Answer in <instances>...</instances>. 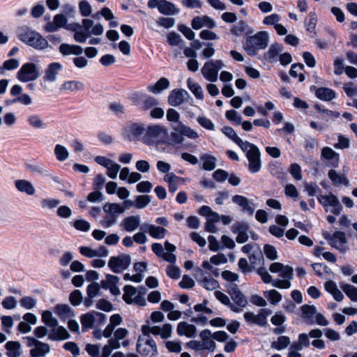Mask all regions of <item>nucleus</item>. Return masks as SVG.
<instances>
[{
  "mask_svg": "<svg viewBox=\"0 0 357 357\" xmlns=\"http://www.w3.org/2000/svg\"><path fill=\"white\" fill-rule=\"evenodd\" d=\"M328 176L335 185L349 186V179L344 174H339L334 169H331Z\"/></svg>",
  "mask_w": 357,
  "mask_h": 357,
  "instance_id": "nucleus-38",
  "label": "nucleus"
},
{
  "mask_svg": "<svg viewBox=\"0 0 357 357\" xmlns=\"http://www.w3.org/2000/svg\"><path fill=\"white\" fill-rule=\"evenodd\" d=\"M290 344V338L287 336L282 335L278 337L276 341H273L271 343V348L280 351L287 348Z\"/></svg>",
  "mask_w": 357,
  "mask_h": 357,
  "instance_id": "nucleus-45",
  "label": "nucleus"
},
{
  "mask_svg": "<svg viewBox=\"0 0 357 357\" xmlns=\"http://www.w3.org/2000/svg\"><path fill=\"white\" fill-rule=\"evenodd\" d=\"M248 160V169L251 173L258 172L261 169V163L260 160V152L259 149L251 151L246 153Z\"/></svg>",
  "mask_w": 357,
  "mask_h": 357,
  "instance_id": "nucleus-14",
  "label": "nucleus"
},
{
  "mask_svg": "<svg viewBox=\"0 0 357 357\" xmlns=\"http://www.w3.org/2000/svg\"><path fill=\"white\" fill-rule=\"evenodd\" d=\"M94 313L95 311H91L81 315L80 322L82 324V332H85L93 327L94 323L96 321V317Z\"/></svg>",
  "mask_w": 357,
  "mask_h": 357,
  "instance_id": "nucleus-36",
  "label": "nucleus"
},
{
  "mask_svg": "<svg viewBox=\"0 0 357 357\" xmlns=\"http://www.w3.org/2000/svg\"><path fill=\"white\" fill-rule=\"evenodd\" d=\"M271 273H278L282 280H274L272 286L279 289H289L291 287V280L293 278V268L280 262L272 263L269 267Z\"/></svg>",
  "mask_w": 357,
  "mask_h": 357,
  "instance_id": "nucleus-2",
  "label": "nucleus"
},
{
  "mask_svg": "<svg viewBox=\"0 0 357 357\" xmlns=\"http://www.w3.org/2000/svg\"><path fill=\"white\" fill-rule=\"evenodd\" d=\"M84 89V84L79 82L75 80L66 81L64 82L60 88V90H69L71 91H83Z\"/></svg>",
  "mask_w": 357,
  "mask_h": 357,
  "instance_id": "nucleus-42",
  "label": "nucleus"
},
{
  "mask_svg": "<svg viewBox=\"0 0 357 357\" xmlns=\"http://www.w3.org/2000/svg\"><path fill=\"white\" fill-rule=\"evenodd\" d=\"M40 75L39 68L33 62L24 63L17 73V78L22 82L26 83L37 79Z\"/></svg>",
  "mask_w": 357,
  "mask_h": 357,
  "instance_id": "nucleus-6",
  "label": "nucleus"
},
{
  "mask_svg": "<svg viewBox=\"0 0 357 357\" xmlns=\"http://www.w3.org/2000/svg\"><path fill=\"white\" fill-rule=\"evenodd\" d=\"M232 202L241 206L244 211L247 212L250 215L254 213L256 206L254 203L250 202L247 197L236 195L232 197Z\"/></svg>",
  "mask_w": 357,
  "mask_h": 357,
  "instance_id": "nucleus-20",
  "label": "nucleus"
},
{
  "mask_svg": "<svg viewBox=\"0 0 357 357\" xmlns=\"http://www.w3.org/2000/svg\"><path fill=\"white\" fill-rule=\"evenodd\" d=\"M71 225L77 230L85 232L88 231L91 227L90 223L88 221L82 219L75 220V221L71 222Z\"/></svg>",
  "mask_w": 357,
  "mask_h": 357,
  "instance_id": "nucleus-58",
  "label": "nucleus"
},
{
  "mask_svg": "<svg viewBox=\"0 0 357 357\" xmlns=\"http://www.w3.org/2000/svg\"><path fill=\"white\" fill-rule=\"evenodd\" d=\"M27 121L31 127L36 129H45L47 127V123L41 120L39 116L36 114L29 116Z\"/></svg>",
  "mask_w": 357,
  "mask_h": 357,
  "instance_id": "nucleus-51",
  "label": "nucleus"
},
{
  "mask_svg": "<svg viewBox=\"0 0 357 357\" xmlns=\"http://www.w3.org/2000/svg\"><path fill=\"white\" fill-rule=\"evenodd\" d=\"M69 301L72 305L77 306L83 301V296L80 290L75 289L69 295Z\"/></svg>",
  "mask_w": 357,
  "mask_h": 357,
  "instance_id": "nucleus-55",
  "label": "nucleus"
},
{
  "mask_svg": "<svg viewBox=\"0 0 357 357\" xmlns=\"http://www.w3.org/2000/svg\"><path fill=\"white\" fill-rule=\"evenodd\" d=\"M109 324L103 332V335L109 339L107 344L102 348L101 355H99L98 357H109L112 354V317H109Z\"/></svg>",
  "mask_w": 357,
  "mask_h": 357,
  "instance_id": "nucleus-23",
  "label": "nucleus"
},
{
  "mask_svg": "<svg viewBox=\"0 0 357 357\" xmlns=\"http://www.w3.org/2000/svg\"><path fill=\"white\" fill-rule=\"evenodd\" d=\"M302 318L307 324H313L314 317L317 314V308L314 305H304L301 306Z\"/></svg>",
  "mask_w": 357,
  "mask_h": 357,
  "instance_id": "nucleus-33",
  "label": "nucleus"
},
{
  "mask_svg": "<svg viewBox=\"0 0 357 357\" xmlns=\"http://www.w3.org/2000/svg\"><path fill=\"white\" fill-rule=\"evenodd\" d=\"M203 162V169L207 171H212L216 167V158L210 155H203L200 158Z\"/></svg>",
  "mask_w": 357,
  "mask_h": 357,
  "instance_id": "nucleus-47",
  "label": "nucleus"
},
{
  "mask_svg": "<svg viewBox=\"0 0 357 357\" xmlns=\"http://www.w3.org/2000/svg\"><path fill=\"white\" fill-rule=\"evenodd\" d=\"M170 82L166 77H161L155 83L149 84L147 86V90L153 94H158L162 93L164 90L169 89Z\"/></svg>",
  "mask_w": 357,
  "mask_h": 357,
  "instance_id": "nucleus-28",
  "label": "nucleus"
},
{
  "mask_svg": "<svg viewBox=\"0 0 357 357\" xmlns=\"http://www.w3.org/2000/svg\"><path fill=\"white\" fill-rule=\"evenodd\" d=\"M172 130L173 131L170 135V140L173 146L182 144L184 142V137L190 139H196L199 137V134L197 131L184 123L174 124Z\"/></svg>",
  "mask_w": 357,
  "mask_h": 357,
  "instance_id": "nucleus-4",
  "label": "nucleus"
},
{
  "mask_svg": "<svg viewBox=\"0 0 357 357\" xmlns=\"http://www.w3.org/2000/svg\"><path fill=\"white\" fill-rule=\"evenodd\" d=\"M67 23L68 17L64 14L58 13L53 17V21L47 22L43 29L47 33L55 32L61 28L65 29Z\"/></svg>",
  "mask_w": 357,
  "mask_h": 357,
  "instance_id": "nucleus-13",
  "label": "nucleus"
},
{
  "mask_svg": "<svg viewBox=\"0 0 357 357\" xmlns=\"http://www.w3.org/2000/svg\"><path fill=\"white\" fill-rule=\"evenodd\" d=\"M187 84L188 89L197 98L200 100L204 98V91L202 86L199 84L195 82L192 79L189 78L187 80Z\"/></svg>",
  "mask_w": 357,
  "mask_h": 357,
  "instance_id": "nucleus-44",
  "label": "nucleus"
},
{
  "mask_svg": "<svg viewBox=\"0 0 357 357\" xmlns=\"http://www.w3.org/2000/svg\"><path fill=\"white\" fill-rule=\"evenodd\" d=\"M63 66L59 62H52L48 64L43 77L44 82H54L56 80L59 72L62 70Z\"/></svg>",
  "mask_w": 357,
  "mask_h": 357,
  "instance_id": "nucleus-16",
  "label": "nucleus"
},
{
  "mask_svg": "<svg viewBox=\"0 0 357 357\" xmlns=\"http://www.w3.org/2000/svg\"><path fill=\"white\" fill-rule=\"evenodd\" d=\"M172 326L170 324H165L162 326L143 325L141 328L142 333L146 335H160L162 339H167L172 335Z\"/></svg>",
  "mask_w": 357,
  "mask_h": 357,
  "instance_id": "nucleus-8",
  "label": "nucleus"
},
{
  "mask_svg": "<svg viewBox=\"0 0 357 357\" xmlns=\"http://www.w3.org/2000/svg\"><path fill=\"white\" fill-rule=\"evenodd\" d=\"M293 344L296 346H298L301 350H303L304 347H308L310 344L309 335L307 333H301L298 335V341L294 342Z\"/></svg>",
  "mask_w": 357,
  "mask_h": 357,
  "instance_id": "nucleus-60",
  "label": "nucleus"
},
{
  "mask_svg": "<svg viewBox=\"0 0 357 357\" xmlns=\"http://www.w3.org/2000/svg\"><path fill=\"white\" fill-rule=\"evenodd\" d=\"M343 89L347 96L349 98L357 96V86L352 82H347L344 84Z\"/></svg>",
  "mask_w": 357,
  "mask_h": 357,
  "instance_id": "nucleus-64",
  "label": "nucleus"
},
{
  "mask_svg": "<svg viewBox=\"0 0 357 357\" xmlns=\"http://www.w3.org/2000/svg\"><path fill=\"white\" fill-rule=\"evenodd\" d=\"M80 15L83 17H89L92 13V8L86 0H82L79 2Z\"/></svg>",
  "mask_w": 357,
  "mask_h": 357,
  "instance_id": "nucleus-56",
  "label": "nucleus"
},
{
  "mask_svg": "<svg viewBox=\"0 0 357 357\" xmlns=\"http://www.w3.org/2000/svg\"><path fill=\"white\" fill-rule=\"evenodd\" d=\"M18 39L26 45L37 50H43L47 47L52 49L46 38L40 33L27 26L20 27L17 32Z\"/></svg>",
  "mask_w": 357,
  "mask_h": 357,
  "instance_id": "nucleus-1",
  "label": "nucleus"
},
{
  "mask_svg": "<svg viewBox=\"0 0 357 357\" xmlns=\"http://www.w3.org/2000/svg\"><path fill=\"white\" fill-rule=\"evenodd\" d=\"M130 259L128 255L113 257V272L119 273L125 270L130 264Z\"/></svg>",
  "mask_w": 357,
  "mask_h": 357,
  "instance_id": "nucleus-35",
  "label": "nucleus"
},
{
  "mask_svg": "<svg viewBox=\"0 0 357 357\" xmlns=\"http://www.w3.org/2000/svg\"><path fill=\"white\" fill-rule=\"evenodd\" d=\"M264 296L272 305H277L282 301V295L275 289H271L264 292Z\"/></svg>",
  "mask_w": 357,
  "mask_h": 357,
  "instance_id": "nucleus-50",
  "label": "nucleus"
},
{
  "mask_svg": "<svg viewBox=\"0 0 357 357\" xmlns=\"http://www.w3.org/2000/svg\"><path fill=\"white\" fill-rule=\"evenodd\" d=\"M142 229L148 233L152 238L156 239L163 238L167 232L164 227L149 223L144 224Z\"/></svg>",
  "mask_w": 357,
  "mask_h": 357,
  "instance_id": "nucleus-18",
  "label": "nucleus"
},
{
  "mask_svg": "<svg viewBox=\"0 0 357 357\" xmlns=\"http://www.w3.org/2000/svg\"><path fill=\"white\" fill-rule=\"evenodd\" d=\"M158 11L162 15H174L180 12V9L170 1L162 0Z\"/></svg>",
  "mask_w": 357,
  "mask_h": 357,
  "instance_id": "nucleus-37",
  "label": "nucleus"
},
{
  "mask_svg": "<svg viewBox=\"0 0 357 357\" xmlns=\"http://www.w3.org/2000/svg\"><path fill=\"white\" fill-rule=\"evenodd\" d=\"M321 157L326 160L329 165L336 167L339 163V154L329 147H324L321 150Z\"/></svg>",
  "mask_w": 357,
  "mask_h": 357,
  "instance_id": "nucleus-31",
  "label": "nucleus"
},
{
  "mask_svg": "<svg viewBox=\"0 0 357 357\" xmlns=\"http://www.w3.org/2000/svg\"><path fill=\"white\" fill-rule=\"evenodd\" d=\"M45 10L43 1H40L32 7L31 15L33 18H39L44 14Z\"/></svg>",
  "mask_w": 357,
  "mask_h": 357,
  "instance_id": "nucleus-63",
  "label": "nucleus"
},
{
  "mask_svg": "<svg viewBox=\"0 0 357 357\" xmlns=\"http://www.w3.org/2000/svg\"><path fill=\"white\" fill-rule=\"evenodd\" d=\"M269 42V35L267 31H261L246 38L245 50L250 56L256 55L259 50L267 47Z\"/></svg>",
  "mask_w": 357,
  "mask_h": 357,
  "instance_id": "nucleus-3",
  "label": "nucleus"
},
{
  "mask_svg": "<svg viewBox=\"0 0 357 357\" xmlns=\"http://www.w3.org/2000/svg\"><path fill=\"white\" fill-rule=\"evenodd\" d=\"M188 95V92L184 89H174L168 96V103L173 107L179 106L184 102Z\"/></svg>",
  "mask_w": 357,
  "mask_h": 357,
  "instance_id": "nucleus-19",
  "label": "nucleus"
},
{
  "mask_svg": "<svg viewBox=\"0 0 357 357\" xmlns=\"http://www.w3.org/2000/svg\"><path fill=\"white\" fill-rule=\"evenodd\" d=\"M15 186L20 192L26 193L28 195H33L36 192L33 184L24 179H18L15 181Z\"/></svg>",
  "mask_w": 357,
  "mask_h": 357,
  "instance_id": "nucleus-34",
  "label": "nucleus"
},
{
  "mask_svg": "<svg viewBox=\"0 0 357 357\" xmlns=\"http://www.w3.org/2000/svg\"><path fill=\"white\" fill-rule=\"evenodd\" d=\"M325 290L332 295L336 301H342L344 296L342 291L337 288V284L333 280H328L324 283Z\"/></svg>",
  "mask_w": 357,
  "mask_h": 357,
  "instance_id": "nucleus-30",
  "label": "nucleus"
},
{
  "mask_svg": "<svg viewBox=\"0 0 357 357\" xmlns=\"http://www.w3.org/2000/svg\"><path fill=\"white\" fill-rule=\"evenodd\" d=\"M304 66L302 63H295L291 66L289 74L294 77H298L300 82L305 79V76L302 73Z\"/></svg>",
  "mask_w": 357,
  "mask_h": 357,
  "instance_id": "nucleus-54",
  "label": "nucleus"
},
{
  "mask_svg": "<svg viewBox=\"0 0 357 357\" xmlns=\"http://www.w3.org/2000/svg\"><path fill=\"white\" fill-rule=\"evenodd\" d=\"M54 154L57 160L62 162L66 160L69 153L68 149L63 145L56 144L54 147Z\"/></svg>",
  "mask_w": 357,
  "mask_h": 357,
  "instance_id": "nucleus-53",
  "label": "nucleus"
},
{
  "mask_svg": "<svg viewBox=\"0 0 357 357\" xmlns=\"http://www.w3.org/2000/svg\"><path fill=\"white\" fill-rule=\"evenodd\" d=\"M123 299L128 304H131L137 296V289L131 285H126L123 288Z\"/></svg>",
  "mask_w": 357,
  "mask_h": 357,
  "instance_id": "nucleus-43",
  "label": "nucleus"
},
{
  "mask_svg": "<svg viewBox=\"0 0 357 357\" xmlns=\"http://www.w3.org/2000/svg\"><path fill=\"white\" fill-rule=\"evenodd\" d=\"M8 357H19L21 355V344L18 341H8L5 344Z\"/></svg>",
  "mask_w": 357,
  "mask_h": 357,
  "instance_id": "nucleus-39",
  "label": "nucleus"
},
{
  "mask_svg": "<svg viewBox=\"0 0 357 357\" xmlns=\"http://www.w3.org/2000/svg\"><path fill=\"white\" fill-rule=\"evenodd\" d=\"M316 96L320 100L329 101L335 97V92L328 88H318L315 91Z\"/></svg>",
  "mask_w": 357,
  "mask_h": 357,
  "instance_id": "nucleus-41",
  "label": "nucleus"
},
{
  "mask_svg": "<svg viewBox=\"0 0 357 357\" xmlns=\"http://www.w3.org/2000/svg\"><path fill=\"white\" fill-rule=\"evenodd\" d=\"M36 299L31 296H24L20 301V305L26 310L33 309L36 306Z\"/></svg>",
  "mask_w": 357,
  "mask_h": 357,
  "instance_id": "nucleus-62",
  "label": "nucleus"
},
{
  "mask_svg": "<svg viewBox=\"0 0 357 357\" xmlns=\"http://www.w3.org/2000/svg\"><path fill=\"white\" fill-rule=\"evenodd\" d=\"M194 277L198 284L202 286L208 291H213L219 287L218 282L206 273L200 268H196L194 270Z\"/></svg>",
  "mask_w": 357,
  "mask_h": 357,
  "instance_id": "nucleus-9",
  "label": "nucleus"
},
{
  "mask_svg": "<svg viewBox=\"0 0 357 357\" xmlns=\"http://www.w3.org/2000/svg\"><path fill=\"white\" fill-rule=\"evenodd\" d=\"M136 351L144 357H153L158 355V347L151 335L142 333L137 338Z\"/></svg>",
  "mask_w": 357,
  "mask_h": 357,
  "instance_id": "nucleus-5",
  "label": "nucleus"
},
{
  "mask_svg": "<svg viewBox=\"0 0 357 357\" xmlns=\"http://www.w3.org/2000/svg\"><path fill=\"white\" fill-rule=\"evenodd\" d=\"M201 71L204 77L208 81L214 82L218 80V72L213 66L212 62H211V61H208L206 63H205Z\"/></svg>",
  "mask_w": 357,
  "mask_h": 357,
  "instance_id": "nucleus-24",
  "label": "nucleus"
},
{
  "mask_svg": "<svg viewBox=\"0 0 357 357\" xmlns=\"http://www.w3.org/2000/svg\"><path fill=\"white\" fill-rule=\"evenodd\" d=\"M86 294L91 298H95L100 294V285L97 282H92L86 287Z\"/></svg>",
  "mask_w": 357,
  "mask_h": 357,
  "instance_id": "nucleus-59",
  "label": "nucleus"
},
{
  "mask_svg": "<svg viewBox=\"0 0 357 357\" xmlns=\"http://www.w3.org/2000/svg\"><path fill=\"white\" fill-rule=\"evenodd\" d=\"M54 312L62 321H65L67 318H73L75 317V312L67 304H57L54 307Z\"/></svg>",
  "mask_w": 357,
  "mask_h": 357,
  "instance_id": "nucleus-27",
  "label": "nucleus"
},
{
  "mask_svg": "<svg viewBox=\"0 0 357 357\" xmlns=\"http://www.w3.org/2000/svg\"><path fill=\"white\" fill-rule=\"evenodd\" d=\"M340 286L352 301L357 302V288L356 287L345 283H340Z\"/></svg>",
  "mask_w": 357,
  "mask_h": 357,
  "instance_id": "nucleus-46",
  "label": "nucleus"
},
{
  "mask_svg": "<svg viewBox=\"0 0 357 357\" xmlns=\"http://www.w3.org/2000/svg\"><path fill=\"white\" fill-rule=\"evenodd\" d=\"M282 51V46L275 43L270 46L268 50L264 54V59L269 63L277 62Z\"/></svg>",
  "mask_w": 357,
  "mask_h": 357,
  "instance_id": "nucleus-26",
  "label": "nucleus"
},
{
  "mask_svg": "<svg viewBox=\"0 0 357 357\" xmlns=\"http://www.w3.org/2000/svg\"><path fill=\"white\" fill-rule=\"evenodd\" d=\"M318 199L325 208H328V207L333 206L339 202L337 197L331 193L327 195H321L318 197Z\"/></svg>",
  "mask_w": 357,
  "mask_h": 357,
  "instance_id": "nucleus-48",
  "label": "nucleus"
},
{
  "mask_svg": "<svg viewBox=\"0 0 357 357\" xmlns=\"http://www.w3.org/2000/svg\"><path fill=\"white\" fill-rule=\"evenodd\" d=\"M324 237L333 248L340 252L344 253L349 250L345 233L340 231H335L333 234L326 233L324 234Z\"/></svg>",
  "mask_w": 357,
  "mask_h": 357,
  "instance_id": "nucleus-7",
  "label": "nucleus"
},
{
  "mask_svg": "<svg viewBox=\"0 0 357 357\" xmlns=\"http://www.w3.org/2000/svg\"><path fill=\"white\" fill-rule=\"evenodd\" d=\"M133 98L136 100L137 104L140 105L143 108L148 109L158 105L157 100L151 96L143 93H135Z\"/></svg>",
  "mask_w": 357,
  "mask_h": 357,
  "instance_id": "nucleus-21",
  "label": "nucleus"
},
{
  "mask_svg": "<svg viewBox=\"0 0 357 357\" xmlns=\"http://www.w3.org/2000/svg\"><path fill=\"white\" fill-rule=\"evenodd\" d=\"M176 332L180 336L185 335L188 337H192L196 334L197 328L194 325L181 321L177 326Z\"/></svg>",
  "mask_w": 357,
  "mask_h": 357,
  "instance_id": "nucleus-32",
  "label": "nucleus"
},
{
  "mask_svg": "<svg viewBox=\"0 0 357 357\" xmlns=\"http://www.w3.org/2000/svg\"><path fill=\"white\" fill-rule=\"evenodd\" d=\"M144 128L139 124H132L128 129V137L130 139H135L142 135Z\"/></svg>",
  "mask_w": 357,
  "mask_h": 357,
  "instance_id": "nucleus-52",
  "label": "nucleus"
},
{
  "mask_svg": "<svg viewBox=\"0 0 357 357\" xmlns=\"http://www.w3.org/2000/svg\"><path fill=\"white\" fill-rule=\"evenodd\" d=\"M248 27L246 22L241 20L231 27V33L236 36H239L247 30Z\"/></svg>",
  "mask_w": 357,
  "mask_h": 357,
  "instance_id": "nucleus-57",
  "label": "nucleus"
},
{
  "mask_svg": "<svg viewBox=\"0 0 357 357\" xmlns=\"http://www.w3.org/2000/svg\"><path fill=\"white\" fill-rule=\"evenodd\" d=\"M199 337L202 339V346L203 349H208L211 351H213L215 349V343L213 340L212 333L209 330H204L200 334Z\"/></svg>",
  "mask_w": 357,
  "mask_h": 357,
  "instance_id": "nucleus-25",
  "label": "nucleus"
},
{
  "mask_svg": "<svg viewBox=\"0 0 357 357\" xmlns=\"http://www.w3.org/2000/svg\"><path fill=\"white\" fill-rule=\"evenodd\" d=\"M272 311L267 308L261 309L257 314L252 312H246L244 319L249 324H255L259 326H266L268 324L267 317L271 315Z\"/></svg>",
  "mask_w": 357,
  "mask_h": 357,
  "instance_id": "nucleus-10",
  "label": "nucleus"
},
{
  "mask_svg": "<svg viewBox=\"0 0 357 357\" xmlns=\"http://www.w3.org/2000/svg\"><path fill=\"white\" fill-rule=\"evenodd\" d=\"M128 334V330L125 328L115 329L113 327V349L127 347L130 344V340L127 338Z\"/></svg>",
  "mask_w": 357,
  "mask_h": 357,
  "instance_id": "nucleus-12",
  "label": "nucleus"
},
{
  "mask_svg": "<svg viewBox=\"0 0 357 357\" xmlns=\"http://www.w3.org/2000/svg\"><path fill=\"white\" fill-rule=\"evenodd\" d=\"M70 333L66 328L62 326L54 328L49 334L48 339L53 341H61L69 339Z\"/></svg>",
  "mask_w": 357,
  "mask_h": 357,
  "instance_id": "nucleus-29",
  "label": "nucleus"
},
{
  "mask_svg": "<svg viewBox=\"0 0 357 357\" xmlns=\"http://www.w3.org/2000/svg\"><path fill=\"white\" fill-rule=\"evenodd\" d=\"M19 61L16 59H9L6 60L2 66H0V75H4L6 70H13L18 68Z\"/></svg>",
  "mask_w": 357,
  "mask_h": 357,
  "instance_id": "nucleus-49",
  "label": "nucleus"
},
{
  "mask_svg": "<svg viewBox=\"0 0 357 357\" xmlns=\"http://www.w3.org/2000/svg\"><path fill=\"white\" fill-rule=\"evenodd\" d=\"M167 135V131L163 126L159 125L149 126L146 130L144 143L151 145L165 138Z\"/></svg>",
  "mask_w": 357,
  "mask_h": 357,
  "instance_id": "nucleus-11",
  "label": "nucleus"
},
{
  "mask_svg": "<svg viewBox=\"0 0 357 357\" xmlns=\"http://www.w3.org/2000/svg\"><path fill=\"white\" fill-rule=\"evenodd\" d=\"M192 27L198 30L202 27L213 29L216 27V22L213 19L207 15L195 17L191 23Z\"/></svg>",
  "mask_w": 357,
  "mask_h": 357,
  "instance_id": "nucleus-15",
  "label": "nucleus"
},
{
  "mask_svg": "<svg viewBox=\"0 0 357 357\" xmlns=\"http://www.w3.org/2000/svg\"><path fill=\"white\" fill-rule=\"evenodd\" d=\"M166 118L168 121L174 123V124L183 123V122L179 121V113L176 109L172 108H169V109H167Z\"/></svg>",
  "mask_w": 357,
  "mask_h": 357,
  "instance_id": "nucleus-61",
  "label": "nucleus"
},
{
  "mask_svg": "<svg viewBox=\"0 0 357 357\" xmlns=\"http://www.w3.org/2000/svg\"><path fill=\"white\" fill-rule=\"evenodd\" d=\"M141 224V218L139 215H130L122 220L120 226L121 228L128 231L132 232L135 231Z\"/></svg>",
  "mask_w": 357,
  "mask_h": 357,
  "instance_id": "nucleus-17",
  "label": "nucleus"
},
{
  "mask_svg": "<svg viewBox=\"0 0 357 357\" xmlns=\"http://www.w3.org/2000/svg\"><path fill=\"white\" fill-rule=\"evenodd\" d=\"M59 51L63 56L70 54L80 56L83 53L84 49L78 45L62 43L59 47Z\"/></svg>",
  "mask_w": 357,
  "mask_h": 357,
  "instance_id": "nucleus-22",
  "label": "nucleus"
},
{
  "mask_svg": "<svg viewBox=\"0 0 357 357\" xmlns=\"http://www.w3.org/2000/svg\"><path fill=\"white\" fill-rule=\"evenodd\" d=\"M42 322L47 326L54 328L58 326V320L53 317L50 310H45L42 313Z\"/></svg>",
  "mask_w": 357,
  "mask_h": 357,
  "instance_id": "nucleus-40",
  "label": "nucleus"
}]
</instances>
